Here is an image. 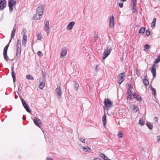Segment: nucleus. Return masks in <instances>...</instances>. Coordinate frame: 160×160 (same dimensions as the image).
I'll return each mask as SVG.
<instances>
[{
	"mask_svg": "<svg viewBox=\"0 0 160 160\" xmlns=\"http://www.w3.org/2000/svg\"><path fill=\"white\" fill-rule=\"evenodd\" d=\"M82 150L84 152H88L91 150V149L88 146H85L82 147Z\"/></svg>",
	"mask_w": 160,
	"mask_h": 160,
	"instance_id": "nucleus-25",
	"label": "nucleus"
},
{
	"mask_svg": "<svg viewBox=\"0 0 160 160\" xmlns=\"http://www.w3.org/2000/svg\"><path fill=\"white\" fill-rule=\"evenodd\" d=\"M17 56L18 54L19 55L21 54V41L20 39H18V40L17 42Z\"/></svg>",
	"mask_w": 160,
	"mask_h": 160,
	"instance_id": "nucleus-7",
	"label": "nucleus"
},
{
	"mask_svg": "<svg viewBox=\"0 0 160 160\" xmlns=\"http://www.w3.org/2000/svg\"><path fill=\"white\" fill-rule=\"evenodd\" d=\"M41 15H39L36 12V14L33 16L34 18L36 20H38L42 18Z\"/></svg>",
	"mask_w": 160,
	"mask_h": 160,
	"instance_id": "nucleus-19",
	"label": "nucleus"
},
{
	"mask_svg": "<svg viewBox=\"0 0 160 160\" xmlns=\"http://www.w3.org/2000/svg\"><path fill=\"white\" fill-rule=\"evenodd\" d=\"M119 7L121 8H122L123 6V2H122L121 1V2H120L119 3Z\"/></svg>",
	"mask_w": 160,
	"mask_h": 160,
	"instance_id": "nucleus-47",
	"label": "nucleus"
},
{
	"mask_svg": "<svg viewBox=\"0 0 160 160\" xmlns=\"http://www.w3.org/2000/svg\"><path fill=\"white\" fill-rule=\"evenodd\" d=\"M16 3V2L13 0H10L8 4L10 12H12L13 11Z\"/></svg>",
	"mask_w": 160,
	"mask_h": 160,
	"instance_id": "nucleus-5",
	"label": "nucleus"
},
{
	"mask_svg": "<svg viewBox=\"0 0 160 160\" xmlns=\"http://www.w3.org/2000/svg\"><path fill=\"white\" fill-rule=\"evenodd\" d=\"M16 29V28L14 27L13 28V29L12 32V33H11V40H10V42L11 41L12 38H13L14 37L15 34Z\"/></svg>",
	"mask_w": 160,
	"mask_h": 160,
	"instance_id": "nucleus-21",
	"label": "nucleus"
},
{
	"mask_svg": "<svg viewBox=\"0 0 160 160\" xmlns=\"http://www.w3.org/2000/svg\"><path fill=\"white\" fill-rule=\"evenodd\" d=\"M45 86V82H40V84L39 85V88L41 89H42Z\"/></svg>",
	"mask_w": 160,
	"mask_h": 160,
	"instance_id": "nucleus-26",
	"label": "nucleus"
},
{
	"mask_svg": "<svg viewBox=\"0 0 160 160\" xmlns=\"http://www.w3.org/2000/svg\"><path fill=\"white\" fill-rule=\"evenodd\" d=\"M98 38V36L97 34H94V36L93 37L95 41L97 40V38Z\"/></svg>",
	"mask_w": 160,
	"mask_h": 160,
	"instance_id": "nucleus-45",
	"label": "nucleus"
},
{
	"mask_svg": "<svg viewBox=\"0 0 160 160\" xmlns=\"http://www.w3.org/2000/svg\"><path fill=\"white\" fill-rule=\"evenodd\" d=\"M4 55V59L6 60L7 61H8V58L7 56V53H3Z\"/></svg>",
	"mask_w": 160,
	"mask_h": 160,
	"instance_id": "nucleus-33",
	"label": "nucleus"
},
{
	"mask_svg": "<svg viewBox=\"0 0 160 160\" xmlns=\"http://www.w3.org/2000/svg\"><path fill=\"white\" fill-rule=\"evenodd\" d=\"M99 155L100 157L103 158L104 160H110V159L109 158H108L107 156H105V155L103 154L100 153Z\"/></svg>",
	"mask_w": 160,
	"mask_h": 160,
	"instance_id": "nucleus-24",
	"label": "nucleus"
},
{
	"mask_svg": "<svg viewBox=\"0 0 160 160\" xmlns=\"http://www.w3.org/2000/svg\"><path fill=\"white\" fill-rule=\"evenodd\" d=\"M130 108L135 112H138L139 110V108L137 106L134 104H132L130 105Z\"/></svg>",
	"mask_w": 160,
	"mask_h": 160,
	"instance_id": "nucleus-14",
	"label": "nucleus"
},
{
	"mask_svg": "<svg viewBox=\"0 0 160 160\" xmlns=\"http://www.w3.org/2000/svg\"><path fill=\"white\" fill-rule=\"evenodd\" d=\"M160 61V57H158L157 59L155 61V63H158V62H159Z\"/></svg>",
	"mask_w": 160,
	"mask_h": 160,
	"instance_id": "nucleus-46",
	"label": "nucleus"
},
{
	"mask_svg": "<svg viewBox=\"0 0 160 160\" xmlns=\"http://www.w3.org/2000/svg\"><path fill=\"white\" fill-rule=\"evenodd\" d=\"M118 136L119 138H122L123 137V134L121 131H120L118 132Z\"/></svg>",
	"mask_w": 160,
	"mask_h": 160,
	"instance_id": "nucleus-37",
	"label": "nucleus"
},
{
	"mask_svg": "<svg viewBox=\"0 0 160 160\" xmlns=\"http://www.w3.org/2000/svg\"><path fill=\"white\" fill-rule=\"evenodd\" d=\"M21 98L24 107L28 112H30L31 110L29 109L28 106L27 104L26 101L23 99L21 97Z\"/></svg>",
	"mask_w": 160,
	"mask_h": 160,
	"instance_id": "nucleus-9",
	"label": "nucleus"
},
{
	"mask_svg": "<svg viewBox=\"0 0 160 160\" xmlns=\"http://www.w3.org/2000/svg\"><path fill=\"white\" fill-rule=\"evenodd\" d=\"M132 11L135 13H136L137 12V10L136 9V6H132Z\"/></svg>",
	"mask_w": 160,
	"mask_h": 160,
	"instance_id": "nucleus-32",
	"label": "nucleus"
},
{
	"mask_svg": "<svg viewBox=\"0 0 160 160\" xmlns=\"http://www.w3.org/2000/svg\"><path fill=\"white\" fill-rule=\"evenodd\" d=\"M6 5V1L5 0L0 1V10H2L5 8Z\"/></svg>",
	"mask_w": 160,
	"mask_h": 160,
	"instance_id": "nucleus-13",
	"label": "nucleus"
},
{
	"mask_svg": "<svg viewBox=\"0 0 160 160\" xmlns=\"http://www.w3.org/2000/svg\"><path fill=\"white\" fill-rule=\"evenodd\" d=\"M136 73L138 77L140 76V72L137 69H136Z\"/></svg>",
	"mask_w": 160,
	"mask_h": 160,
	"instance_id": "nucleus-43",
	"label": "nucleus"
},
{
	"mask_svg": "<svg viewBox=\"0 0 160 160\" xmlns=\"http://www.w3.org/2000/svg\"><path fill=\"white\" fill-rule=\"evenodd\" d=\"M143 82L146 86H148L149 84L148 81L146 79L143 80Z\"/></svg>",
	"mask_w": 160,
	"mask_h": 160,
	"instance_id": "nucleus-36",
	"label": "nucleus"
},
{
	"mask_svg": "<svg viewBox=\"0 0 160 160\" xmlns=\"http://www.w3.org/2000/svg\"><path fill=\"white\" fill-rule=\"evenodd\" d=\"M38 55L41 58L43 56V54L41 52L39 51L38 52Z\"/></svg>",
	"mask_w": 160,
	"mask_h": 160,
	"instance_id": "nucleus-40",
	"label": "nucleus"
},
{
	"mask_svg": "<svg viewBox=\"0 0 160 160\" xmlns=\"http://www.w3.org/2000/svg\"><path fill=\"white\" fill-rule=\"evenodd\" d=\"M67 54V49L66 47L62 48L61 52L60 58H63Z\"/></svg>",
	"mask_w": 160,
	"mask_h": 160,
	"instance_id": "nucleus-8",
	"label": "nucleus"
},
{
	"mask_svg": "<svg viewBox=\"0 0 160 160\" xmlns=\"http://www.w3.org/2000/svg\"><path fill=\"white\" fill-rule=\"evenodd\" d=\"M145 123L144 122L142 119H140L139 121V124L141 126H143Z\"/></svg>",
	"mask_w": 160,
	"mask_h": 160,
	"instance_id": "nucleus-39",
	"label": "nucleus"
},
{
	"mask_svg": "<svg viewBox=\"0 0 160 160\" xmlns=\"http://www.w3.org/2000/svg\"><path fill=\"white\" fill-rule=\"evenodd\" d=\"M33 121L35 124L39 128H40V125L42 124L41 121L38 118L36 117L34 118Z\"/></svg>",
	"mask_w": 160,
	"mask_h": 160,
	"instance_id": "nucleus-6",
	"label": "nucleus"
},
{
	"mask_svg": "<svg viewBox=\"0 0 160 160\" xmlns=\"http://www.w3.org/2000/svg\"><path fill=\"white\" fill-rule=\"evenodd\" d=\"M133 93H128V97L127 98V99L128 100H130V99H132V95H133Z\"/></svg>",
	"mask_w": 160,
	"mask_h": 160,
	"instance_id": "nucleus-28",
	"label": "nucleus"
},
{
	"mask_svg": "<svg viewBox=\"0 0 160 160\" xmlns=\"http://www.w3.org/2000/svg\"><path fill=\"white\" fill-rule=\"evenodd\" d=\"M26 78L28 80H33L34 79L33 77L30 75H28L26 76Z\"/></svg>",
	"mask_w": 160,
	"mask_h": 160,
	"instance_id": "nucleus-30",
	"label": "nucleus"
},
{
	"mask_svg": "<svg viewBox=\"0 0 160 160\" xmlns=\"http://www.w3.org/2000/svg\"><path fill=\"white\" fill-rule=\"evenodd\" d=\"M105 107L104 109L105 110H108L109 109V107H111L112 105V102L108 99H105L104 102Z\"/></svg>",
	"mask_w": 160,
	"mask_h": 160,
	"instance_id": "nucleus-1",
	"label": "nucleus"
},
{
	"mask_svg": "<svg viewBox=\"0 0 160 160\" xmlns=\"http://www.w3.org/2000/svg\"><path fill=\"white\" fill-rule=\"evenodd\" d=\"M157 140H158V142L159 143H160V135L158 136L157 137Z\"/></svg>",
	"mask_w": 160,
	"mask_h": 160,
	"instance_id": "nucleus-49",
	"label": "nucleus"
},
{
	"mask_svg": "<svg viewBox=\"0 0 160 160\" xmlns=\"http://www.w3.org/2000/svg\"><path fill=\"white\" fill-rule=\"evenodd\" d=\"M154 119H155L156 122H157V121L158 120V118L157 117H155L154 118Z\"/></svg>",
	"mask_w": 160,
	"mask_h": 160,
	"instance_id": "nucleus-52",
	"label": "nucleus"
},
{
	"mask_svg": "<svg viewBox=\"0 0 160 160\" xmlns=\"http://www.w3.org/2000/svg\"><path fill=\"white\" fill-rule=\"evenodd\" d=\"M102 121L103 122V126L105 128L106 127V123L107 122V120H106V116L105 114V113L104 112V114L103 115V116L102 118Z\"/></svg>",
	"mask_w": 160,
	"mask_h": 160,
	"instance_id": "nucleus-16",
	"label": "nucleus"
},
{
	"mask_svg": "<svg viewBox=\"0 0 160 160\" xmlns=\"http://www.w3.org/2000/svg\"><path fill=\"white\" fill-rule=\"evenodd\" d=\"M144 48L145 49L148 51V49L150 48V45L147 44H146L144 46Z\"/></svg>",
	"mask_w": 160,
	"mask_h": 160,
	"instance_id": "nucleus-38",
	"label": "nucleus"
},
{
	"mask_svg": "<svg viewBox=\"0 0 160 160\" xmlns=\"http://www.w3.org/2000/svg\"><path fill=\"white\" fill-rule=\"evenodd\" d=\"M75 24V22H74L72 21L70 22L67 26V30L68 31L72 30Z\"/></svg>",
	"mask_w": 160,
	"mask_h": 160,
	"instance_id": "nucleus-12",
	"label": "nucleus"
},
{
	"mask_svg": "<svg viewBox=\"0 0 160 160\" xmlns=\"http://www.w3.org/2000/svg\"><path fill=\"white\" fill-rule=\"evenodd\" d=\"M9 46V43L4 48L3 50V53H7V50Z\"/></svg>",
	"mask_w": 160,
	"mask_h": 160,
	"instance_id": "nucleus-34",
	"label": "nucleus"
},
{
	"mask_svg": "<svg viewBox=\"0 0 160 160\" xmlns=\"http://www.w3.org/2000/svg\"><path fill=\"white\" fill-rule=\"evenodd\" d=\"M14 68L13 67H12V77L13 80V82H14L16 80V76L15 74V72L13 71Z\"/></svg>",
	"mask_w": 160,
	"mask_h": 160,
	"instance_id": "nucleus-20",
	"label": "nucleus"
},
{
	"mask_svg": "<svg viewBox=\"0 0 160 160\" xmlns=\"http://www.w3.org/2000/svg\"><path fill=\"white\" fill-rule=\"evenodd\" d=\"M121 1L123 2L125 1L126 0H121Z\"/></svg>",
	"mask_w": 160,
	"mask_h": 160,
	"instance_id": "nucleus-54",
	"label": "nucleus"
},
{
	"mask_svg": "<svg viewBox=\"0 0 160 160\" xmlns=\"http://www.w3.org/2000/svg\"><path fill=\"white\" fill-rule=\"evenodd\" d=\"M111 51V48L108 47L103 53L102 58L103 60H104L110 54Z\"/></svg>",
	"mask_w": 160,
	"mask_h": 160,
	"instance_id": "nucleus-2",
	"label": "nucleus"
},
{
	"mask_svg": "<svg viewBox=\"0 0 160 160\" xmlns=\"http://www.w3.org/2000/svg\"><path fill=\"white\" fill-rule=\"evenodd\" d=\"M56 92L59 96H61L62 94V91L60 88L59 87H57V88L56 89Z\"/></svg>",
	"mask_w": 160,
	"mask_h": 160,
	"instance_id": "nucleus-18",
	"label": "nucleus"
},
{
	"mask_svg": "<svg viewBox=\"0 0 160 160\" xmlns=\"http://www.w3.org/2000/svg\"><path fill=\"white\" fill-rule=\"evenodd\" d=\"M109 25L110 28H112L114 26V17L112 16H111L109 18Z\"/></svg>",
	"mask_w": 160,
	"mask_h": 160,
	"instance_id": "nucleus-10",
	"label": "nucleus"
},
{
	"mask_svg": "<svg viewBox=\"0 0 160 160\" xmlns=\"http://www.w3.org/2000/svg\"><path fill=\"white\" fill-rule=\"evenodd\" d=\"M43 8L42 6H39L37 8L36 11V13L41 16L42 15L43 13Z\"/></svg>",
	"mask_w": 160,
	"mask_h": 160,
	"instance_id": "nucleus-11",
	"label": "nucleus"
},
{
	"mask_svg": "<svg viewBox=\"0 0 160 160\" xmlns=\"http://www.w3.org/2000/svg\"><path fill=\"white\" fill-rule=\"evenodd\" d=\"M133 89V87L131 85H129L128 86V90L127 92L128 93H133L132 89Z\"/></svg>",
	"mask_w": 160,
	"mask_h": 160,
	"instance_id": "nucleus-23",
	"label": "nucleus"
},
{
	"mask_svg": "<svg viewBox=\"0 0 160 160\" xmlns=\"http://www.w3.org/2000/svg\"><path fill=\"white\" fill-rule=\"evenodd\" d=\"M44 30L46 32L47 34H48L50 33V27L49 21L46 20L45 22Z\"/></svg>",
	"mask_w": 160,
	"mask_h": 160,
	"instance_id": "nucleus-3",
	"label": "nucleus"
},
{
	"mask_svg": "<svg viewBox=\"0 0 160 160\" xmlns=\"http://www.w3.org/2000/svg\"><path fill=\"white\" fill-rule=\"evenodd\" d=\"M156 18H154L151 24V27L152 28H154L155 26Z\"/></svg>",
	"mask_w": 160,
	"mask_h": 160,
	"instance_id": "nucleus-22",
	"label": "nucleus"
},
{
	"mask_svg": "<svg viewBox=\"0 0 160 160\" xmlns=\"http://www.w3.org/2000/svg\"><path fill=\"white\" fill-rule=\"evenodd\" d=\"M133 97L135 98H137L138 100L141 101L142 99L140 97H138V96L135 94H133Z\"/></svg>",
	"mask_w": 160,
	"mask_h": 160,
	"instance_id": "nucleus-29",
	"label": "nucleus"
},
{
	"mask_svg": "<svg viewBox=\"0 0 160 160\" xmlns=\"http://www.w3.org/2000/svg\"><path fill=\"white\" fill-rule=\"evenodd\" d=\"M80 141H81L82 143H85V140L84 139H83V138H80Z\"/></svg>",
	"mask_w": 160,
	"mask_h": 160,
	"instance_id": "nucleus-50",
	"label": "nucleus"
},
{
	"mask_svg": "<svg viewBox=\"0 0 160 160\" xmlns=\"http://www.w3.org/2000/svg\"><path fill=\"white\" fill-rule=\"evenodd\" d=\"M37 38L38 40H40L42 38V37L41 35V33H39L37 34Z\"/></svg>",
	"mask_w": 160,
	"mask_h": 160,
	"instance_id": "nucleus-31",
	"label": "nucleus"
},
{
	"mask_svg": "<svg viewBox=\"0 0 160 160\" xmlns=\"http://www.w3.org/2000/svg\"><path fill=\"white\" fill-rule=\"evenodd\" d=\"M74 87L75 88V90H78L79 87V85L78 84L75 83L74 84Z\"/></svg>",
	"mask_w": 160,
	"mask_h": 160,
	"instance_id": "nucleus-41",
	"label": "nucleus"
},
{
	"mask_svg": "<svg viewBox=\"0 0 160 160\" xmlns=\"http://www.w3.org/2000/svg\"><path fill=\"white\" fill-rule=\"evenodd\" d=\"M146 35L147 36H148L150 35V32L149 30H147L146 32Z\"/></svg>",
	"mask_w": 160,
	"mask_h": 160,
	"instance_id": "nucleus-48",
	"label": "nucleus"
},
{
	"mask_svg": "<svg viewBox=\"0 0 160 160\" xmlns=\"http://www.w3.org/2000/svg\"><path fill=\"white\" fill-rule=\"evenodd\" d=\"M46 160H53L52 159H51L50 158H48Z\"/></svg>",
	"mask_w": 160,
	"mask_h": 160,
	"instance_id": "nucleus-53",
	"label": "nucleus"
},
{
	"mask_svg": "<svg viewBox=\"0 0 160 160\" xmlns=\"http://www.w3.org/2000/svg\"><path fill=\"white\" fill-rule=\"evenodd\" d=\"M151 72L152 74L153 77L155 78L156 75V70L155 68V65H153L152 67Z\"/></svg>",
	"mask_w": 160,
	"mask_h": 160,
	"instance_id": "nucleus-17",
	"label": "nucleus"
},
{
	"mask_svg": "<svg viewBox=\"0 0 160 160\" xmlns=\"http://www.w3.org/2000/svg\"><path fill=\"white\" fill-rule=\"evenodd\" d=\"M95 69L97 71H98L99 69V68L98 66H97L95 68Z\"/></svg>",
	"mask_w": 160,
	"mask_h": 160,
	"instance_id": "nucleus-51",
	"label": "nucleus"
},
{
	"mask_svg": "<svg viewBox=\"0 0 160 160\" xmlns=\"http://www.w3.org/2000/svg\"><path fill=\"white\" fill-rule=\"evenodd\" d=\"M146 124L149 129H152L153 128V125L152 124L148 123H147Z\"/></svg>",
	"mask_w": 160,
	"mask_h": 160,
	"instance_id": "nucleus-35",
	"label": "nucleus"
},
{
	"mask_svg": "<svg viewBox=\"0 0 160 160\" xmlns=\"http://www.w3.org/2000/svg\"><path fill=\"white\" fill-rule=\"evenodd\" d=\"M151 89L152 90V93L155 95L156 94V91L155 89L152 88H151Z\"/></svg>",
	"mask_w": 160,
	"mask_h": 160,
	"instance_id": "nucleus-44",
	"label": "nucleus"
},
{
	"mask_svg": "<svg viewBox=\"0 0 160 160\" xmlns=\"http://www.w3.org/2000/svg\"><path fill=\"white\" fill-rule=\"evenodd\" d=\"M27 38L26 34H24L22 40V45L23 46L26 45L27 41Z\"/></svg>",
	"mask_w": 160,
	"mask_h": 160,
	"instance_id": "nucleus-15",
	"label": "nucleus"
},
{
	"mask_svg": "<svg viewBox=\"0 0 160 160\" xmlns=\"http://www.w3.org/2000/svg\"><path fill=\"white\" fill-rule=\"evenodd\" d=\"M125 76V74L124 73H122L119 74L118 79V83L119 84H121L124 81Z\"/></svg>",
	"mask_w": 160,
	"mask_h": 160,
	"instance_id": "nucleus-4",
	"label": "nucleus"
},
{
	"mask_svg": "<svg viewBox=\"0 0 160 160\" xmlns=\"http://www.w3.org/2000/svg\"><path fill=\"white\" fill-rule=\"evenodd\" d=\"M145 31V28L143 27H142L140 28L139 30V33L140 34H143Z\"/></svg>",
	"mask_w": 160,
	"mask_h": 160,
	"instance_id": "nucleus-27",
	"label": "nucleus"
},
{
	"mask_svg": "<svg viewBox=\"0 0 160 160\" xmlns=\"http://www.w3.org/2000/svg\"><path fill=\"white\" fill-rule=\"evenodd\" d=\"M136 0H132V6H136Z\"/></svg>",
	"mask_w": 160,
	"mask_h": 160,
	"instance_id": "nucleus-42",
	"label": "nucleus"
}]
</instances>
